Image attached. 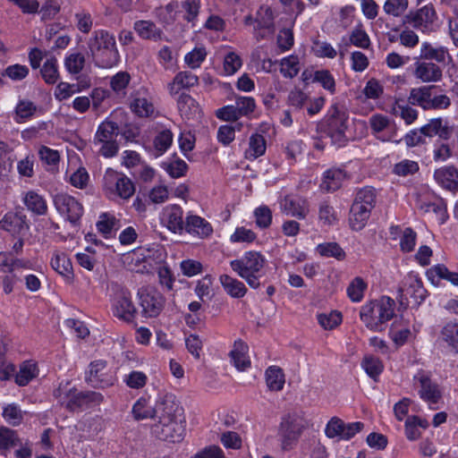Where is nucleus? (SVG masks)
I'll return each instance as SVG.
<instances>
[{
    "label": "nucleus",
    "instance_id": "obj_36",
    "mask_svg": "<svg viewBox=\"0 0 458 458\" xmlns=\"http://www.w3.org/2000/svg\"><path fill=\"white\" fill-rule=\"evenodd\" d=\"M411 336V331L407 322L394 320L389 329V337L397 346H403Z\"/></svg>",
    "mask_w": 458,
    "mask_h": 458
},
{
    "label": "nucleus",
    "instance_id": "obj_25",
    "mask_svg": "<svg viewBox=\"0 0 458 458\" xmlns=\"http://www.w3.org/2000/svg\"><path fill=\"white\" fill-rule=\"evenodd\" d=\"M199 79L190 72H180L168 83L167 89L172 97H179L181 91L184 89L194 87L198 84Z\"/></svg>",
    "mask_w": 458,
    "mask_h": 458
},
{
    "label": "nucleus",
    "instance_id": "obj_51",
    "mask_svg": "<svg viewBox=\"0 0 458 458\" xmlns=\"http://www.w3.org/2000/svg\"><path fill=\"white\" fill-rule=\"evenodd\" d=\"M257 233L246 226H237L230 235L229 241L233 244L250 245L257 240Z\"/></svg>",
    "mask_w": 458,
    "mask_h": 458
},
{
    "label": "nucleus",
    "instance_id": "obj_40",
    "mask_svg": "<svg viewBox=\"0 0 458 458\" xmlns=\"http://www.w3.org/2000/svg\"><path fill=\"white\" fill-rule=\"evenodd\" d=\"M219 281L224 290L232 298H242L247 293V288L245 284L242 281L231 276L222 275L219 277Z\"/></svg>",
    "mask_w": 458,
    "mask_h": 458
},
{
    "label": "nucleus",
    "instance_id": "obj_63",
    "mask_svg": "<svg viewBox=\"0 0 458 458\" xmlns=\"http://www.w3.org/2000/svg\"><path fill=\"white\" fill-rule=\"evenodd\" d=\"M40 72L47 83H55L59 78L57 60L52 56L47 58Z\"/></svg>",
    "mask_w": 458,
    "mask_h": 458
},
{
    "label": "nucleus",
    "instance_id": "obj_15",
    "mask_svg": "<svg viewBox=\"0 0 458 458\" xmlns=\"http://www.w3.org/2000/svg\"><path fill=\"white\" fill-rule=\"evenodd\" d=\"M408 19L412 23L413 28L423 33L436 31L438 28V17L431 4L424 5L415 13H411Z\"/></svg>",
    "mask_w": 458,
    "mask_h": 458
},
{
    "label": "nucleus",
    "instance_id": "obj_28",
    "mask_svg": "<svg viewBox=\"0 0 458 458\" xmlns=\"http://www.w3.org/2000/svg\"><path fill=\"white\" fill-rule=\"evenodd\" d=\"M97 230L105 239H111L121 227L120 220L111 212H102L96 223Z\"/></svg>",
    "mask_w": 458,
    "mask_h": 458
},
{
    "label": "nucleus",
    "instance_id": "obj_27",
    "mask_svg": "<svg viewBox=\"0 0 458 458\" xmlns=\"http://www.w3.org/2000/svg\"><path fill=\"white\" fill-rule=\"evenodd\" d=\"M428 280L437 286L441 280H446L452 284L458 286V273L450 271L444 264H437L428 268L426 272Z\"/></svg>",
    "mask_w": 458,
    "mask_h": 458
},
{
    "label": "nucleus",
    "instance_id": "obj_31",
    "mask_svg": "<svg viewBox=\"0 0 458 458\" xmlns=\"http://www.w3.org/2000/svg\"><path fill=\"white\" fill-rule=\"evenodd\" d=\"M177 106L182 117L186 120H194L200 116L201 111L198 103L184 92L177 98Z\"/></svg>",
    "mask_w": 458,
    "mask_h": 458
},
{
    "label": "nucleus",
    "instance_id": "obj_61",
    "mask_svg": "<svg viewBox=\"0 0 458 458\" xmlns=\"http://www.w3.org/2000/svg\"><path fill=\"white\" fill-rule=\"evenodd\" d=\"M3 418L6 423L18 426L22 422L24 412L16 403H8L3 406Z\"/></svg>",
    "mask_w": 458,
    "mask_h": 458
},
{
    "label": "nucleus",
    "instance_id": "obj_53",
    "mask_svg": "<svg viewBox=\"0 0 458 458\" xmlns=\"http://www.w3.org/2000/svg\"><path fill=\"white\" fill-rule=\"evenodd\" d=\"M13 160L7 144L0 141V179L4 180L8 177L13 169Z\"/></svg>",
    "mask_w": 458,
    "mask_h": 458
},
{
    "label": "nucleus",
    "instance_id": "obj_47",
    "mask_svg": "<svg viewBox=\"0 0 458 458\" xmlns=\"http://www.w3.org/2000/svg\"><path fill=\"white\" fill-rule=\"evenodd\" d=\"M242 66V60L241 55L233 50H228L223 57V70L224 76H232L236 73Z\"/></svg>",
    "mask_w": 458,
    "mask_h": 458
},
{
    "label": "nucleus",
    "instance_id": "obj_45",
    "mask_svg": "<svg viewBox=\"0 0 458 458\" xmlns=\"http://www.w3.org/2000/svg\"><path fill=\"white\" fill-rule=\"evenodd\" d=\"M368 284L360 276L354 277L346 288V294L352 302H360L367 291Z\"/></svg>",
    "mask_w": 458,
    "mask_h": 458
},
{
    "label": "nucleus",
    "instance_id": "obj_16",
    "mask_svg": "<svg viewBox=\"0 0 458 458\" xmlns=\"http://www.w3.org/2000/svg\"><path fill=\"white\" fill-rule=\"evenodd\" d=\"M130 109L140 117H149L155 113L153 97L148 89L141 87L131 94Z\"/></svg>",
    "mask_w": 458,
    "mask_h": 458
},
{
    "label": "nucleus",
    "instance_id": "obj_17",
    "mask_svg": "<svg viewBox=\"0 0 458 458\" xmlns=\"http://www.w3.org/2000/svg\"><path fill=\"white\" fill-rule=\"evenodd\" d=\"M413 385L419 388L420 397L429 405L436 404L441 397L438 386L431 382L428 374L423 370L413 376Z\"/></svg>",
    "mask_w": 458,
    "mask_h": 458
},
{
    "label": "nucleus",
    "instance_id": "obj_26",
    "mask_svg": "<svg viewBox=\"0 0 458 458\" xmlns=\"http://www.w3.org/2000/svg\"><path fill=\"white\" fill-rule=\"evenodd\" d=\"M32 267L33 265L30 260L13 257L12 252L0 251V272L30 270Z\"/></svg>",
    "mask_w": 458,
    "mask_h": 458
},
{
    "label": "nucleus",
    "instance_id": "obj_21",
    "mask_svg": "<svg viewBox=\"0 0 458 458\" xmlns=\"http://www.w3.org/2000/svg\"><path fill=\"white\" fill-rule=\"evenodd\" d=\"M55 396L59 399V402L64 405L67 409L72 411H76L85 408V399L82 392H78L74 388H68L60 386L55 391Z\"/></svg>",
    "mask_w": 458,
    "mask_h": 458
},
{
    "label": "nucleus",
    "instance_id": "obj_64",
    "mask_svg": "<svg viewBox=\"0 0 458 458\" xmlns=\"http://www.w3.org/2000/svg\"><path fill=\"white\" fill-rule=\"evenodd\" d=\"M207 55L206 48L203 46H198L184 55V62L191 69H197L205 61Z\"/></svg>",
    "mask_w": 458,
    "mask_h": 458
},
{
    "label": "nucleus",
    "instance_id": "obj_13",
    "mask_svg": "<svg viewBox=\"0 0 458 458\" xmlns=\"http://www.w3.org/2000/svg\"><path fill=\"white\" fill-rule=\"evenodd\" d=\"M2 229L11 233L12 234H17L19 237L15 239L12 246V253L21 254L22 252L24 242L22 236H24L29 229L28 225L23 218L17 214L9 213L6 214L2 221L0 222Z\"/></svg>",
    "mask_w": 458,
    "mask_h": 458
},
{
    "label": "nucleus",
    "instance_id": "obj_37",
    "mask_svg": "<svg viewBox=\"0 0 458 458\" xmlns=\"http://www.w3.org/2000/svg\"><path fill=\"white\" fill-rule=\"evenodd\" d=\"M346 179V173L341 168H331L323 174V180L320 187L327 191H335L342 186Z\"/></svg>",
    "mask_w": 458,
    "mask_h": 458
},
{
    "label": "nucleus",
    "instance_id": "obj_56",
    "mask_svg": "<svg viewBox=\"0 0 458 458\" xmlns=\"http://www.w3.org/2000/svg\"><path fill=\"white\" fill-rule=\"evenodd\" d=\"M361 367L367 375L374 380H377L384 370V365L382 361L378 358L372 355H367L363 358L361 361Z\"/></svg>",
    "mask_w": 458,
    "mask_h": 458
},
{
    "label": "nucleus",
    "instance_id": "obj_54",
    "mask_svg": "<svg viewBox=\"0 0 458 458\" xmlns=\"http://www.w3.org/2000/svg\"><path fill=\"white\" fill-rule=\"evenodd\" d=\"M300 60L295 55L284 57L280 62V72L285 78H293L300 72Z\"/></svg>",
    "mask_w": 458,
    "mask_h": 458
},
{
    "label": "nucleus",
    "instance_id": "obj_10",
    "mask_svg": "<svg viewBox=\"0 0 458 458\" xmlns=\"http://www.w3.org/2000/svg\"><path fill=\"white\" fill-rule=\"evenodd\" d=\"M53 202L58 214L72 225H76L83 216L82 204L67 193L55 194Z\"/></svg>",
    "mask_w": 458,
    "mask_h": 458
},
{
    "label": "nucleus",
    "instance_id": "obj_46",
    "mask_svg": "<svg viewBox=\"0 0 458 458\" xmlns=\"http://www.w3.org/2000/svg\"><path fill=\"white\" fill-rule=\"evenodd\" d=\"M161 167L174 179L183 177L189 168L186 162L178 157L166 159L162 163Z\"/></svg>",
    "mask_w": 458,
    "mask_h": 458
},
{
    "label": "nucleus",
    "instance_id": "obj_44",
    "mask_svg": "<svg viewBox=\"0 0 458 458\" xmlns=\"http://www.w3.org/2000/svg\"><path fill=\"white\" fill-rule=\"evenodd\" d=\"M38 374L37 364L32 360L24 361L15 376V382L21 386L28 385Z\"/></svg>",
    "mask_w": 458,
    "mask_h": 458
},
{
    "label": "nucleus",
    "instance_id": "obj_32",
    "mask_svg": "<svg viewBox=\"0 0 458 458\" xmlns=\"http://www.w3.org/2000/svg\"><path fill=\"white\" fill-rule=\"evenodd\" d=\"M249 347L242 340L234 342L230 357L234 367L241 371L245 370L250 366V357L248 355Z\"/></svg>",
    "mask_w": 458,
    "mask_h": 458
},
{
    "label": "nucleus",
    "instance_id": "obj_18",
    "mask_svg": "<svg viewBox=\"0 0 458 458\" xmlns=\"http://www.w3.org/2000/svg\"><path fill=\"white\" fill-rule=\"evenodd\" d=\"M389 237L392 241L398 242L400 250L403 253H410L414 250L417 243V233L409 226L391 225Z\"/></svg>",
    "mask_w": 458,
    "mask_h": 458
},
{
    "label": "nucleus",
    "instance_id": "obj_20",
    "mask_svg": "<svg viewBox=\"0 0 458 458\" xmlns=\"http://www.w3.org/2000/svg\"><path fill=\"white\" fill-rule=\"evenodd\" d=\"M50 267L63 277L66 284L71 285L74 283L73 267L67 253L58 250L53 251Z\"/></svg>",
    "mask_w": 458,
    "mask_h": 458
},
{
    "label": "nucleus",
    "instance_id": "obj_39",
    "mask_svg": "<svg viewBox=\"0 0 458 458\" xmlns=\"http://www.w3.org/2000/svg\"><path fill=\"white\" fill-rule=\"evenodd\" d=\"M267 142L263 135L254 133L249 138L248 148L244 157L248 160H255L266 153Z\"/></svg>",
    "mask_w": 458,
    "mask_h": 458
},
{
    "label": "nucleus",
    "instance_id": "obj_30",
    "mask_svg": "<svg viewBox=\"0 0 458 458\" xmlns=\"http://www.w3.org/2000/svg\"><path fill=\"white\" fill-rule=\"evenodd\" d=\"M440 199L441 198L437 196L433 191L425 186L417 189L412 193V200L414 202V206L422 213H429L430 208L433 207V203H435L437 199Z\"/></svg>",
    "mask_w": 458,
    "mask_h": 458
},
{
    "label": "nucleus",
    "instance_id": "obj_59",
    "mask_svg": "<svg viewBox=\"0 0 458 458\" xmlns=\"http://www.w3.org/2000/svg\"><path fill=\"white\" fill-rule=\"evenodd\" d=\"M274 13L270 6L268 5H262L259 7V9L257 12L255 22L256 25L254 26V30H257L258 29H270L273 27L274 24Z\"/></svg>",
    "mask_w": 458,
    "mask_h": 458
},
{
    "label": "nucleus",
    "instance_id": "obj_62",
    "mask_svg": "<svg viewBox=\"0 0 458 458\" xmlns=\"http://www.w3.org/2000/svg\"><path fill=\"white\" fill-rule=\"evenodd\" d=\"M173 143V133L169 130L161 131L154 139V155L160 157L165 153Z\"/></svg>",
    "mask_w": 458,
    "mask_h": 458
},
{
    "label": "nucleus",
    "instance_id": "obj_43",
    "mask_svg": "<svg viewBox=\"0 0 458 458\" xmlns=\"http://www.w3.org/2000/svg\"><path fill=\"white\" fill-rule=\"evenodd\" d=\"M279 434L282 437L284 449L289 448L291 441L297 438L299 430L293 425V420L290 416L283 419L279 428Z\"/></svg>",
    "mask_w": 458,
    "mask_h": 458
},
{
    "label": "nucleus",
    "instance_id": "obj_22",
    "mask_svg": "<svg viewBox=\"0 0 458 458\" xmlns=\"http://www.w3.org/2000/svg\"><path fill=\"white\" fill-rule=\"evenodd\" d=\"M402 291L405 296L412 298L416 303L423 301L427 294L421 278L414 272L409 273L404 277Z\"/></svg>",
    "mask_w": 458,
    "mask_h": 458
},
{
    "label": "nucleus",
    "instance_id": "obj_11",
    "mask_svg": "<svg viewBox=\"0 0 458 458\" xmlns=\"http://www.w3.org/2000/svg\"><path fill=\"white\" fill-rule=\"evenodd\" d=\"M86 379L95 387H108L116 381L114 371L107 368L103 360H97L89 365L86 371Z\"/></svg>",
    "mask_w": 458,
    "mask_h": 458
},
{
    "label": "nucleus",
    "instance_id": "obj_9",
    "mask_svg": "<svg viewBox=\"0 0 458 458\" xmlns=\"http://www.w3.org/2000/svg\"><path fill=\"white\" fill-rule=\"evenodd\" d=\"M364 425L362 422L355 421L345 423L338 417L331 418L325 427V435L330 439L339 441H348L356 434L360 432Z\"/></svg>",
    "mask_w": 458,
    "mask_h": 458
},
{
    "label": "nucleus",
    "instance_id": "obj_12",
    "mask_svg": "<svg viewBox=\"0 0 458 458\" xmlns=\"http://www.w3.org/2000/svg\"><path fill=\"white\" fill-rule=\"evenodd\" d=\"M138 297L144 317L156 318L160 314L165 305V299L160 293L149 287L140 288Z\"/></svg>",
    "mask_w": 458,
    "mask_h": 458
},
{
    "label": "nucleus",
    "instance_id": "obj_29",
    "mask_svg": "<svg viewBox=\"0 0 458 458\" xmlns=\"http://www.w3.org/2000/svg\"><path fill=\"white\" fill-rule=\"evenodd\" d=\"M414 76L422 82H437L442 78V70L433 63H416Z\"/></svg>",
    "mask_w": 458,
    "mask_h": 458
},
{
    "label": "nucleus",
    "instance_id": "obj_6",
    "mask_svg": "<svg viewBox=\"0 0 458 458\" xmlns=\"http://www.w3.org/2000/svg\"><path fill=\"white\" fill-rule=\"evenodd\" d=\"M103 191L109 199L119 198L126 200L134 194L135 187L124 174L107 168L103 178Z\"/></svg>",
    "mask_w": 458,
    "mask_h": 458
},
{
    "label": "nucleus",
    "instance_id": "obj_4",
    "mask_svg": "<svg viewBox=\"0 0 458 458\" xmlns=\"http://www.w3.org/2000/svg\"><path fill=\"white\" fill-rule=\"evenodd\" d=\"M89 48L96 65L100 68H111L119 62L114 37L106 30L94 32L89 40Z\"/></svg>",
    "mask_w": 458,
    "mask_h": 458
},
{
    "label": "nucleus",
    "instance_id": "obj_57",
    "mask_svg": "<svg viewBox=\"0 0 458 458\" xmlns=\"http://www.w3.org/2000/svg\"><path fill=\"white\" fill-rule=\"evenodd\" d=\"M311 53L318 58L334 59L337 55V51L331 43L319 39L312 42Z\"/></svg>",
    "mask_w": 458,
    "mask_h": 458
},
{
    "label": "nucleus",
    "instance_id": "obj_49",
    "mask_svg": "<svg viewBox=\"0 0 458 458\" xmlns=\"http://www.w3.org/2000/svg\"><path fill=\"white\" fill-rule=\"evenodd\" d=\"M431 89L420 87L411 89L409 95V102L417 105L425 110L430 109Z\"/></svg>",
    "mask_w": 458,
    "mask_h": 458
},
{
    "label": "nucleus",
    "instance_id": "obj_60",
    "mask_svg": "<svg viewBox=\"0 0 458 458\" xmlns=\"http://www.w3.org/2000/svg\"><path fill=\"white\" fill-rule=\"evenodd\" d=\"M369 124L373 132L377 135L379 140L382 141L392 140L391 137L381 135L382 132L388 130L390 127V122L386 116L383 114H373L369 118Z\"/></svg>",
    "mask_w": 458,
    "mask_h": 458
},
{
    "label": "nucleus",
    "instance_id": "obj_52",
    "mask_svg": "<svg viewBox=\"0 0 458 458\" xmlns=\"http://www.w3.org/2000/svg\"><path fill=\"white\" fill-rule=\"evenodd\" d=\"M317 320L319 326L325 330H333L343 321L341 312L332 310L330 312H322L317 315Z\"/></svg>",
    "mask_w": 458,
    "mask_h": 458
},
{
    "label": "nucleus",
    "instance_id": "obj_5",
    "mask_svg": "<svg viewBox=\"0 0 458 458\" xmlns=\"http://www.w3.org/2000/svg\"><path fill=\"white\" fill-rule=\"evenodd\" d=\"M376 195L372 189L364 188L358 191L351 208L349 224L352 230L363 229L375 205Z\"/></svg>",
    "mask_w": 458,
    "mask_h": 458
},
{
    "label": "nucleus",
    "instance_id": "obj_41",
    "mask_svg": "<svg viewBox=\"0 0 458 458\" xmlns=\"http://www.w3.org/2000/svg\"><path fill=\"white\" fill-rule=\"evenodd\" d=\"M266 383L269 390L281 391L285 383L284 371L277 366H270L265 372Z\"/></svg>",
    "mask_w": 458,
    "mask_h": 458
},
{
    "label": "nucleus",
    "instance_id": "obj_33",
    "mask_svg": "<svg viewBox=\"0 0 458 458\" xmlns=\"http://www.w3.org/2000/svg\"><path fill=\"white\" fill-rule=\"evenodd\" d=\"M439 339L450 352L458 353V322H447L441 329Z\"/></svg>",
    "mask_w": 458,
    "mask_h": 458
},
{
    "label": "nucleus",
    "instance_id": "obj_1",
    "mask_svg": "<svg viewBox=\"0 0 458 458\" xmlns=\"http://www.w3.org/2000/svg\"><path fill=\"white\" fill-rule=\"evenodd\" d=\"M158 403L161 413L150 428L151 434L160 440L181 442L185 433V420L174 395L162 397Z\"/></svg>",
    "mask_w": 458,
    "mask_h": 458
},
{
    "label": "nucleus",
    "instance_id": "obj_58",
    "mask_svg": "<svg viewBox=\"0 0 458 458\" xmlns=\"http://www.w3.org/2000/svg\"><path fill=\"white\" fill-rule=\"evenodd\" d=\"M117 130L118 127L115 123L109 120L102 122L95 135L96 143L114 140V137L117 134Z\"/></svg>",
    "mask_w": 458,
    "mask_h": 458
},
{
    "label": "nucleus",
    "instance_id": "obj_23",
    "mask_svg": "<svg viewBox=\"0 0 458 458\" xmlns=\"http://www.w3.org/2000/svg\"><path fill=\"white\" fill-rule=\"evenodd\" d=\"M184 231L199 238H207L213 233V227L203 217L189 214L185 218Z\"/></svg>",
    "mask_w": 458,
    "mask_h": 458
},
{
    "label": "nucleus",
    "instance_id": "obj_42",
    "mask_svg": "<svg viewBox=\"0 0 458 458\" xmlns=\"http://www.w3.org/2000/svg\"><path fill=\"white\" fill-rule=\"evenodd\" d=\"M420 55L425 59L435 60L438 63H445L451 59L448 50L445 47H433L428 42H423L420 47Z\"/></svg>",
    "mask_w": 458,
    "mask_h": 458
},
{
    "label": "nucleus",
    "instance_id": "obj_48",
    "mask_svg": "<svg viewBox=\"0 0 458 458\" xmlns=\"http://www.w3.org/2000/svg\"><path fill=\"white\" fill-rule=\"evenodd\" d=\"M428 427L427 420L417 416L408 417L405 420V435L409 440H417L420 435V429Z\"/></svg>",
    "mask_w": 458,
    "mask_h": 458
},
{
    "label": "nucleus",
    "instance_id": "obj_14",
    "mask_svg": "<svg viewBox=\"0 0 458 458\" xmlns=\"http://www.w3.org/2000/svg\"><path fill=\"white\" fill-rule=\"evenodd\" d=\"M281 212L298 219H305L310 213L308 199L299 194L290 193L278 200Z\"/></svg>",
    "mask_w": 458,
    "mask_h": 458
},
{
    "label": "nucleus",
    "instance_id": "obj_24",
    "mask_svg": "<svg viewBox=\"0 0 458 458\" xmlns=\"http://www.w3.org/2000/svg\"><path fill=\"white\" fill-rule=\"evenodd\" d=\"M437 183L448 191H458V169L453 165H445L434 172Z\"/></svg>",
    "mask_w": 458,
    "mask_h": 458
},
{
    "label": "nucleus",
    "instance_id": "obj_19",
    "mask_svg": "<svg viewBox=\"0 0 458 458\" xmlns=\"http://www.w3.org/2000/svg\"><path fill=\"white\" fill-rule=\"evenodd\" d=\"M161 224L174 233L182 234L184 232L185 221L183 210L178 205L165 207L160 214Z\"/></svg>",
    "mask_w": 458,
    "mask_h": 458
},
{
    "label": "nucleus",
    "instance_id": "obj_8",
    "mask_svg": "<svg viewBox=\"0 0 458 458\" xmlns=\"http://www.w3.org/2000/svg\"><path fill=\"white\" fill-rule=\"evenodd\" d=\"M173 395L169 393L160 392L157 394L154 403H152L150 395L143 394L140 396L131 406V414L132 419L136 421H141L157 418L161 413L159 399Z\"/></svg>",
    "mask_w": 458,
    "mask_h": 458
},
{
    "label": "nucleus",
    "instance_id": "obj_55",
    "mask_svg": "<svg viewBox=\"0 0 458 458\" xmlns=\"http://www.w3.org/2000/svg\"><path fill=\"white\" fill-rule=\"evenodd\" d=\"M131 76L126 72H118L110 79V88L112 91L119 97L126 95V89L130 83Z\"/></svg>",
    "mask_w": 458,
    "mask_h": 458
},
{
    "label": "nucleus",
    "instance_id": "obj_3",
    "mask_svg": "<svg viewBox=\"0 0 458 458\" xmlns=\"http://www.w3.org/2000/svg\"><path fill=\"white\" fill-rule=\"evenodd\" d=\"M266 257L259 251L248 250L242 257L230 261V267L250 287L257 289L265 275Z\"/></svg>",
    "mask_w": 458,
    "mask_h": 458
},
{
    "label": "nucleus",
    "instance_id": "obj_35",
    "mask_svg": "<svg viewBox=\"0 0 458 458\" xmlns=\"http://www.w3.org/2000/svg\"><path fill=\"white\" fill-rule=\"evenodd\" d=\"M328 134L332 140L339 145L345 141V130L347 128L344 114L333 115L328 123Z\"/></svg>",
    "mask_w": 458,
    "mask_h": 458
},
{
    "label": "nucleus",
    "instance_id": "obj_34",
    "mask_svg": "<svg viewBox=\"0 0 458 458\" xmlns=\"http://www.w3.org/2000/svg\"><path fill=\"white\" fill-rule=\"evenodd\" d=\"M390 111L394 115L400 116L408 125L413 123L418 118V111L409 106L403 98H395Z\"/></svg>",
    "mask_w": 458,
    "mask_h": 458
},
{
    "label": "nucleus",
    "instance_id": "obj_38",
    "mask_svg": "<svg viewBox=\"0 0 458 458\" xmlns=\"http://www.w3.org/2000/svg\"><path fill=\"white\" fill-rule=\"evenodd\" d=\"M22 201L28 210L30 212L42 216L47 212V204L45 198L34 191L26 192L22 198Z\"/></svg>",
    "mask_w": 458,
    "mask_h": 458
},
{
    "label": "nucleus",
    "instance_id": "obj_50",
    "mask_svg": "<svg viewBox=\"0 0 458 458\" xmlns=\"http://www.w3.org/2000/svg\"><path fill=\"white\" fill-rule=\"evenodd\" d=\"M134 30L143 39H157L160 38L161 31L150 21H138L134 23Z\"/></svg>",
    "mask_w": 458,
    "mask_h": 458
},
{
    "label": "nucleus",
    "instance_id": "obj_7",
    "mask_svg": "<svg viewBox=\"0 0 458 458\" xmlns=\"http://www.w3.org/2000/svg\"><path fill=\"white\" fill-rule=\"evenodd\" d=\"M111 310L118 319L127 323L133 321L137 310L131 292L125 288H117L111 298Z\"/></svg>",
    "mask_w": 458,
    "mask_h": 458
},
{
    "label": "nucleus",
    "instance_id": "obj_2",
    "mask_svg": "<svg viewBox=\"0 0 458 458\" xmlns=\"http://www.w3.org/2000/svg\"><path fill=\"white\" fill-rule=\"evenodd\" d=\"M394 301L388 296H382L361 306L360 318L367 328L381 332L385 325L394 318Z\"/></svg>",
    "mask_w": 458,
    "mask_h": 458
}]
</instances>
